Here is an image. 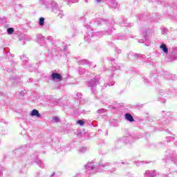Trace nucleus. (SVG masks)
Returning a JSON list of instances; mask_svg holds the SVG:
<instances>
[{"label":"nucleus","instance_id":"1","mask_svg":"<svg viewBox=\"0 0 177 177\" xmlns=\"http://www.w3.org/2000/svg\"><path fill=\"white\" fill-rule=\"evenodd\" d=\"M97 84H99V81L96 80V79H93L88 82V86L91 88V91L93 93L96 92V85H97Z\"/></svg>","mask_w":177,"mask_h":177},{"label":"nucleus","instance_id":"2","mask_svg":"<svg viewBox=\"0 0 177 177\" xmlns=\"http://www.w3.org/2000/svg\"><path fill=\"white\" fill-rule=\"evenodd\" d=\"M62 75L57 73H53L51 75V79L53 81H60L62 80Z\"/></svg>","mask_w":177,"mask_h":177},{"label":"nucleus","instance_id":"3","mask_svg":"<svg viewBox=\"0 0 177 177\" xmlns=\"http://www.w3.org/2000/svg\"><path fill=\"white\" fill-rule=\"evenodd\" d=\"M30 115L32 117H37V118H41V113L37 109H33L30 113Z\"/></svg>","mask_w":177,"mask_h":177},{"label":"nucleus","instance_id":"4","mask_svg":"<svg viewBox=\"0 0 177 177\" xmlns=\"http://www.w3.org/2000/svg\"><path fill=\"white\" fill-rule=\"evenodd\" d=\"M146 175H149V177H156L157 176V171H156L155 170L153 171H150V170H147L145 172Z\"/></svg>","mask_w":177,"mask_h":177},{"label":"nucleus","instance_id":"5","mask_svg":"<svg viewBox=\"0 0 177 177\" xmlns=\"http://www.w3.org/2000/svg\"><path fill=\"white\" fill-rule=\"evenodd\" d=\"M125 118H126V120H127V121H129L130 122H133V121H135L132 115H131L129 113L125 114Z\"/></svg>","mask_w":177,"mask_h":177},{"label":"nucleus","instance_id":"6","mask_svg":"<svg viewBox=\"0 0 177 177\" xmlns=\"http://www.w3.org/2000/svg\"><path fill=\"white\" fill-rule=\"evenodd\" d=\"M85 168L86 169H93L95 168V166H93V162H90L84 165Z\"/></svg>","mask_w":177,"mask_h":177},{"label":"nucleus","instance_id":"7","mask_svg":"<svg viewBox=\"0 0 177 177\" xmlns=\"http://www.w3.org/2000/svg\"><path fill=\"white\" fill-rule=\"evenodd\" d=\"M37 42H44L45 41V37L42 35H37Z\"/></svg>","mask_w":177,"mask_h":177},{"label":"nucleus","instance_id":"8","mask_svg":"<svg viewBox=\"0 0 177 177\" xmlns=\"http://www.w3.org/2000/svg\"><path fill=\"white\" fill-rule=\"evenodd\" d=\"M160 49H162L165 53H168V48H167V46L165 44H162Z\"/></svg>","mask_w":177,"mask_h":177},{"label":"nucleus","instance_id":"9","mask_svg":"<svg viewBox=\"0 0 177 177\" xmlns=\"http://www.w3.org/2000/svg\"><path fill=\"white\" fill-rule=\"evenodd\" d=\"M80 64H82V65L88 64L89 66H91V64H92V62H88L87 60L83 59L80 61Z\"/></svg>","mask_w":177,"mask_h":177},{"label":"nucleus","instance_id":"10","mask_svg":"<svg viewBox=\"0 0 177 177\" xmlns=\"http://www.w3.org/2000/svg\"><path fill=\"white\" fill-rule=\"evenodd\" d=\"M45 23V19L44 17H41L39 21V26H44Z\"/></svg>","mask_w":177,"mask_h":177},{"label":"nucleus","instance_id":"11","mask_svg":"<svg viewBox=\"0 0 177 177\" xmlns=\"http://www.w3.org/2000/svg\"><path fill=\"white\" fill-rule=\"evenodd\" d=\"M7 32H8V34H13L15 29L13 28H9L7 29Z\"/></svg>","mask_w":177,"mask_h":177},{"label":"nucleus","instance_id":"12","mask_svg":"<svg viewBox=\"0 0 177 177\" xmlns=\"http://www.w3.org/2000/svg\"><path fill=\"white\" fill-rule=\"evenodd\" d=\"M21 59L22 62H28V58L26 55L21 56Z\"/></svg>","mask_w":177,"mask_h":177},{"label":"nucleus","instance_id":"13","mask_svg":"<svg viewBox=\"0 0 177 177\" xmlns=\"http://www.w3.org/2000/svg\"><path fill=\"white\" fill-rule=\"evenodd\" d=\"M97 112L98 113V114H103V113H106V109H101L97 110Z\"/></svg>","mask_w":177,"mask_h":177},{"label":"nucleus","instance_id":"14","mask_svg":"<svg viewBox=\"0 0 177 177\" xmlns=\"http://www.w3.org/2000/svg\"><path fill=\"white\" fill-rule=\"evenodd\" d=\"M77 124H79V125L82 126V125H84V121L80 120L77 121Z\"/></svg>","mask_w":177,"mask_h":177},{"label":"nucleus","instance_id":"15","mask_svg":"<svg viewBox=\"0 0 177 177\" xmlns=\"http://www.w3.org/2000/svg\"><path fill=\"white\" fill-rule=\"evenodd\" d=\"M85 151H86V148H82V149H80V152L81 153H85Z\"/></svg>","mask_w":177,"mask_h":177},{"label":"nucleus","instance_id":"16","mask_svg":"<svg viewBox=\"0 0 177 177\" xmlns=\"http://www.w3.org/2000/svg\"><path fill=\"white\" fill-rule=\"evenodd\" d=\"M102 168H106V167H109V163H105L104 165H101Z\"/></svg>","mask_w":177,"mask_h":177},{"label":"nucleus","instance_id":"17","mask_svg":"<svg viewBox=\"0 0 177 177\" xmlns=\"http://www.w3.org/2000/svg\"><path fill=\"white\" fill-rule=\"evenodd\" d=\"M59 17H63V11H59Z\"/></svg>","mask_w":177,"mask_h":177},{"label":"nucleus","instance_id":"18","mask_svg":"<svg viewBox=\"0 0 177 177\" xmlns=\"http://www.w3.org/2000/svg\"><path fill=\"white\" fill-rule=\"evenodd\" d=\"M54 121H55V122H59V117L55 116V117L54 118Z\"/></svg>","mask_w":177,"mask_h":177},{"label":"nucleus","instance_id":"19","mask_svg":"<svg viewBox=\"0 0 177 177\" xmlns=\"http://www.w3.org/2000/svg\"><path fill=\"white\" fill-rule=\"evenodd\" d=\"M36 162H37V164H38V165H41V164H42V162L38 159L36 160Z\"/></svg>","mask_w":177,"mask_h":177},{"label":"nucleus","instance_id":"20","mask_svg":"<svg viewBox=\"0 0 177 177\" xmlns=\"http://www.w3.org/2000/svg\"><path fill=\"white\" fill-rule=\"evenodd\" d=\"M88 37H93V32L90 31L89 32H88Z\"/></svg>","mask_w":177,"mask_h":177},{"label":"nucleus","instance_id":"21","mask_svg":"<svg viewBox=\"0 0 177 177\" xmlns=\"http://www.w3.org/2000/svg\"><path fill=\"white\" fill-rule=\"evenodd\" d=\"M97 3H100V2H103V0H95Z\"/></svg>","mask_w":177,"mask_h":177},{"label":"nucleus","instance_id":"22","mask_svg":"<svg viewBox=\"0 0 177 177\" xmlns=\"http://www.w3.org/2000/svg\"><path fill=\"white\" fill-rule=\"evenodd\" d=\"M112 6L115 9V8H117V3H115Z\"/></svg>","mask_w":177,"mask_h":177},{"label":"nucleus","instance_id":"23","mask_svg":"<svg viewBox=\"0 0 177 177\" xmlns=\"http://www.w3.org/2000/svg\"><path fill=\"white\" fill-rule=\"evenodd\" d=\"M135 57H136V59H138V57H139V55L136 54V55H135Z\"/></svg>","mask_w":177,"mask_h":177},{"label":"nucleus","instance_id":"24","mask_svg":"<svg viewBox=\"0 0 177 177\" xmlns=\"http://www.w3.org/2000/svg\"><path fill=\"white\" fill-rule=\"evenodd\" d=\"M110 85H111V86L114 85V82H112L111 83V84H109V86H110Z\"/></svg>","mask_w":177,"mask_h":177},{"label":"nucleus","instance_id":"25","mask_svg":"<svg viewBox=\"0 0 177 177\" xmlns=\"http://www.w3.org/2000/svg\"><path fill=\"white\" fill-rule=\"evenodd\" d=\"M0 176H2V171L0 170Z\"/></svg>","mask_w":177,"mask_h":177},{"label":"nucleus","instance_id":"26","mask_svg":"<svg viewBox=\"0 0 177 177\" xmlns=\"http://www.w3.org/2000/svg\"><path fill=\"white\" fill-rule=\"evenodd\" d=\"M164 113H165V111H162V114H163Z\"/></svg>","mask_w":177,"mask_h":177},{"label":"nucleus","instance_id":"27","mask_svg":"<svg viewBox=\"0 0 177 177\" xmlns=\"http://www.w3.org/2000/svg\"><path fill=\"white\" fill-rule=\"evenodd\" d=\"M174 56H175V57H177V53H176V55H174Z\"/></svg>","mask_w":177,"mask_h":177},{"label":"nucleus","instance_id":"28","mask_svg":"<svg viewBox=\"0 0 177 177\" xmlns=\"http://www.w3.org/2000/svg\"><path fill=\"white\" fill-rule=\"evenodd\" d=\"M123 139H127V138H126V137H124Z\"/></svg>","mask_w":177,"mask_h":177},{"label":"nucleus","instance_id":"29","mask_svg":"<svg viewBox=\"0 0 177 177\" xmlns=\"http://www.w3.org/2000/svg\"><path fill=\"white\" fill-rule=\"evenodd\" d=\"M85 2H88V0H85Z\"/></svg>","mask_w":177,"mask_h":177}]
</instances>
